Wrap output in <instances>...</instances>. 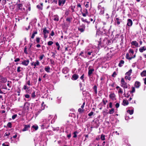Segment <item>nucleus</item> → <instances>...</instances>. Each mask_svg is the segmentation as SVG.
<instances>
[{"label":"nucleus","instance_id":"f257e3e1","mask_svg":"<svg viewBox=\"0 0 146 146\" xmlns=\"http://www.w3.org/2000/svg\"><path fill=\"white\" fill-rule=\"evenodd\" d=\"M134 51L133 50L130 49L129 50V53H127L126 54V58L128 60H131L133 58H134L135 57V54L134 55Z\"/></svg>","mask_w":146,"mask_h":146},{"label":"nucleus","instance_id":"f03ea898","mask_svg":"<svg viewBox=\"0 0 146 146\" xmlns=\"http://www.w3.org/2000/svg\"><path fill=\"white\" fill-rule=\"evenodd\" d=\"M121 86L123 87L124 89L127 88H128L127 83L125 82L123 78H122L121 82Z\"/></svg>","mask_w":146,"mask_h":146},{"label":"nucleus","instance_id":"7ed1b4c3","mask_svg":"<svg viewBox=\"0 0 146 146\" xmlns=\"http://www.w3.org/2000/svg\"><path fill=\"white\" fill-rule=\"evenodd\" d=\"M31 64L32 66H34V68L35 69L37 68V66H39L40 63L38 60H37L35 62L31 63Z\"/></svg>","mask_w":146,"mask_h":146},{"label":"nucleus","instance_id":"20e7f679","mask_svg":"<svg viewBox=\"0 0 146 146\" xmlns=\"http://www.w3.org/2000/svg\"><path fill=\"white\" fill-rule=\"evenodd\" d=\"M43 29L44 37L45 38H46L48 36V34L49 33V31L47 30L46 28Z\"/></svg>","mask_w":146,"mask_h":146},{"label":"nucleus","instance_id":"39448f33","mask_svg":"<svg viewBox=\"0 0 146 146\" xmlns=\"http://www.w3.org/2000/svg\"><path fill=\"white\" fill-rule=\"evenodd\" d=\"M98 10L100 12L99 14L100 15H103L104 12V7H102L100 5L98 6Z\"/></svg>","mask_w":146,"mask_h":146},{"label":"nucleus","instance_id":"423d86ee","mask_svg":"<svg viewBox=\"0 0 146 146\" xmlns=\"http://www.w3.org/2000/svg\"><path fill=\"white\" fill-rule=\"evenodd\" d=\"M94 69L91 67L89 66L88 68V75L90 77L94 71Z\"/></svg>","mask_w":146,"mask_h":146},{"label":"nucleus","instance_id":"0eeeda50","mask_svg":"<svg viewBox=\"0 0 146 146\" xmlns=\"http://www.w3.org/2000/svg\"><path fill=\"white\" fill-rule=\"evenodd\" d=\"M86 55L89 58H91L94 56L93 53L92 52H86Z\"/></svg>","mask_w":146,"mask_h":146},{"label":"nucleus","instance_id":"6e6552de","mask_svg":"<svg viewBox=\"0 0 146 146\" xmlns=\"http://www.w3.org/2000/svg\"><path fill=\"white\" fill-rule=\"evenodd\" d=\"M116 88L118 91V94L119 95H121L123 93V89L119 86H117Z\"/></svg>","mask_w":146,"mask_h":146},{"label":"nucleus","instance_id":"1a4fd4ad","mask_svg":"<svg viewBox=\"0 0 146 146\" xmlns=\"http://www.w3.org/2000/svg\"><path fill=\"white\" fill-rule=\"evenodd\" d=\"M30 104L28 102L25 103L24 105V108L25 110H29V109Z\"/></svg>","mask_w":146,"mask_h":146},{"label":"nucleus","instance_id":"9d476101","mask_svg":"<svg viewBox=\"0 0 146 146\" xmlns=\"http://www.w3.org/2000/svg\"><path fill=\"white\" fill-rule=\"evenodd\" d=\"M29 62L28 60H24L21 62V64L24 66H27L28 65Z\"/></svg>","mask_w":146,"mask_h":146},{"label":"nucleus","instance_id":"9b49d317","mask_svg":"<svg viewBox=\"0 0 146 146\" xmlns=\"http://www.w3.org/2000/svg\"><path fill=\"white\" fill-rule=\"evenodd\" d=\"M66 0H59L58 5L60 6H62L65 3Z\"/></svg>","mask_w":146,"mask_h":146},{"label":"nucleus","instance_id":"f8f14e48","mask_svg":"<svg viewBox=\"0 0 146 146\" xmlns=\"http://www.w3.org/2000/svg\"><path fill=\"white\" fill-rule=\"evenodd\" d=\"M30 125H24V127L22 129V131H25L28 130V129L30 128Z\"/></svg>","mask_w":146,"mask_h":146},{"label":"nucleus","instance_id":"ddd939ff","mask_svg":"<svg viewBox=\"0 0 146 146\" xmlns=\"http://www.w3.org/2000/svg\"><path fill=\"white\" fill-rule=\"evenodd\" d=\"M132 24L133 22L132 20L130 19H128L127 21V25L131 27L132 25Z\"/></svg>","mask_w":146,"mask_h":146},{"label":"nucleus","instance_id":"4468645a","mask_svg":"<svg viewBox=\"0 0 146 146\" xmlns=\"http://www.w3.org/2000/svg\"><path fill=\"white\" fill-rule=\"evenodd\" d=\"M69 70V69L65 67L63 69L62 72L63 73L66 74L68 72Z\"/></svg>","mask_w":146,"mask_h":146},{"label":"nucleus","instance_id":"2eb2a0df","mask_svg":"<svg viewBox=\"0 0 146 146\" xmlns=\"http://www.w3.org/2000/svg\"><path fill=\"white\" fill-rule=\"evenodd\" d=\"M109 96L110 98L113 100H114L115 99V95L113 93H111Z\"/></svg>","mask_w":146,"mask_h":146},{"label":"nucleus","instance_id":"dca6fc26","mask_svg":"<svg viewBox=\"0 0 146 146\" xmlns=\"http://www.w3.org/2000/svg\"><path fill=\"white\" fill-rule=\"evenodd\" d=\"M7 79L5 78L2 77H1L0 79V81L2 83H5L7 81Z\"/></svg>","mask_w":146,"mask_h":146},{"label":"nucleus","instance_id":"f3484780","mask_svg":"<svg viewBox=\"0 0 146 146\" xmlns=\"http://www.w3.org/2000/svg\"><path fill=\"white\" fill-rule=\"evenodd\" d=\"M140 86V83L138 81H136L135 84V87L137 88H138Z\"/></svg>","mask_w":146,"mask_h":146},{"label":"nucleus","instance_id":"a211bd4d","mask_svg":"<svg viewBox=\"0 0 146 146\" xmlns=\"http://www.w3.org/2000/svg\"><path fill=\"white\" fill-rule=\"evenodd\" d=\"M146 50V47L144 46L140 47L139 49V51L141 52H142L143 51Z\"/></svg>","mask_w":146,"mask_h":146},{"label":"nucleus","instance_id":"6ab92c4d","mask_svg":"<svg viewBox=\"0 0 146 146\" xmlns=\"http://www.w3.org/2000/svg\"><path fill=\"white\" fill-rule=\"evenodd\" d=\"M53 20L54 21H59V17L57 15H54L53 16Z\"/></svg>","mask_w":146,"mask_h":146},{"label":"nucleus","instance_id":"aec40b11","mask_svg":"<svg viewBox=\"0 0 146 146\" xmlns=\"http://www.w3.org/2000/svg\"><path fill=\"white\" fill-rule=\"evenodd\" d=\"M131 44L132 45L135 46L136 47H137L138 46V43L136 41H133Z\"/></svg>","mask_w":146,"mask_h":146},{"label":"nucleus","instance_id":"412c9836","mask_svg":"<svg viewBox=\"0 0 146 146\" xmlns=\"http://www.w3.org/2000/svg\"><path fill=\"white\" fill-rule=\"evenodd\" d=\"M77 9L78 11H79L81 12H82V8L80 4H78L77 5Z\"/></svg>","mask_w":146,"mask_h":146},{"label":"nucleus","instance_id":"4be33fe9","mask_svg":"<svg viewBox=\"0 0 146 146\" xmlns=\"http://www.w3.org/2000/svg\"><path fill=\"white\" fill-rule=\"evenodd\" d=\"M129 104L128 101L127 100H123V104L124 106H125L128 105Z\"/></svg>","mask_w":146,"mask_h":146},{"label":"nucleus","instance_id":"5701e85b","mask_svg":"<svg viewBox=\"0 0 146 146\" xmlns=\"http://www.w3.org/2000/svg\"><path fill=\"white\" fill-rule=\"evenodd\" d=\"M124 62L123 60H121L118 64V66L119 67H121L124 64Z\"/></svg>","mask_w":146,"mask_h":146},{"label":"nucleus","instance_id":"b1692460","mask_svg":"<svg viewBox=\"0 0 146 146\" xmlns=\"http://www.w3.org/2000/svg\"><path fill=\"white\" fill-rule=\"evenodd\" d=\"M132 70L131 69H130L129 70V71L125 73V75L128 76H130L131 75V74L132 72Z\"/></svg>","mask_w":146,"mask_h":146},{"label":"nucleus","instance_id":"393cba45","mask_svg":"<svg viewBox=\"0 0 146 146\" xmlns=\"http://www.w3.org/2000/svg\"><path fill=\"white\" fill-rule=\"evenodd\" d=\"M22 4H18L17 5V7L19 9L21 10L22 11L23 10L22 7Z\"/></svg>","mask_w":146,"mask_h":146},{"label":"nucleus","instance_id":"a878e982","mask_svg":"<svg viewBox=\"0 0 146 146\" xmlns=\"http://www.w3.org/2000/svg\"><path fill=\"white\" fill-rule=\"evenodd\" d=\"M141 75L142 77L146 76V70L143 71L141 73Z\"/></svg>","mask_w":146,"mask_h":146},{"label":"nucleus","instance_id":"bb28decb","mask_svg":"<svg viewBox=\"0 0 146 146\" xmlns=\"http://www.w3.org/2000/svg\"><path fill=\"white\" fill-rule=\"evenodd\" d=\"M37 7L38 9L40 10H42V4L41 3L40 5H38Z\"/></svg>","mask_w":146,"mask_h":146},{"label":"nucleus","instance_id":"cd10ccee","mask_svg":"<svg viewBox=\"0 0 146 146\" xmlns=\"http://www.w3.org/2000/svg\"><path fill=\"white\" fill-rule=\"evenodd\" d=\"M50 68L49 66H47L45 68L44 70H45L47 72H50Z\"/></svg>","mask_w":146,"mask_h":146},{"label":"nucleus","instance_id":"c85d7f7f","mask_svg":"<svg viewBox=\"0 0 146 146\" xmlns=\"http://www.w3.org/2000/svg\"><path fill=\"white\" fill-rule=\"evenodd\" d=\"M44 120L46 121L45 123H43V124L42 125V126H46V124H47L49 123V119L48 120L46 121V120L45 119H44L43 120L44 122Z\"/></svg>","mask_w":146,"mask_h":146},{"label":"nucleus","instance_id":"c756f323","mask_svg":"<svg viewBox=\"0 0 146 146\" xmlns=\"http://www.w3.org/2000/svg\"><path fill=\"white\" fill-rule=\"evenodd\" d=\"M127 112L128 113H129L130 115H132L133 113V111H134V110H127Z\"/></svg>","mask_w":146,"mask_h":146},{"label":"nucleus","instance_id":"7c9ffc66","mask_svg":"<svg viewBox=\"0 0 146 146\" xmlns=\"http://www.w3.org/2000/svg\"><path fill=\"white\" fill-rule=\"evenodd\" d=\"M72 78L74 80H76L78 78V76L77 75L74 74L72 76Z\"/></svg>","mask_w":146,"mask_h":146},{"label":"nucleus","instance_id":"2f4dec72","mask_svg":"<svg viewBox=\"0 0 146 146\" xmlns=\"http://www.w3.org/2000/svg\"><path fill=\"white\" fill-rule=\"evenodd\" d=\"M37 34V31H35V32H34L33 33L32 35V36H31V38L33 39L34 38V37L35 36V35H36Z\"/></svg>","mask_w":146,"mask_h":146},{"label":"nucleus","instance_id":"473e14b6","mask_svg":"<svg viewBox=\"0 0 146 146\" xmlns=\"http://www.w3.org/2000/svg\"><path fill=\"white\" fill-rule=\"evenodd\" d=\"M115 21L116 22H117V23L118 25H119L120 24V19L118 18H116Z\"/></svg>","mask_w":146,"mask_h":146},{"label":"nucleus","instance_id":"72a5a7b5","mask_svg":"<svg viewBox=\"0 0 146 146\" xmlns=\"http://www.w3.org/2000/svg\"><path fill=\"white\" fill-rule=\"evenodd\" d=\"M114 112V110L113 108L110 109L108 113L110 114H112Z\"/></svg>","mask_w":146,"mask_h":146},{"label":"nucleus","instance_id":"f704fd0d","mask_svg":"<svg viewBox=\"0 0 146 146\" xmlns=\"http://www.w3.org/2000/svg\"><path fill=\"white\" fill-rule=\"evenodd\" d=\"M102 23L103 24V25H104V26L102 27V29L104 30V31H105L106 30V29H104V28L105 27V25H106V23L105 22H102Z\"/></svg>","mask_w":146,"mask_h":146},{"label":"nucleus","instance_id":"c9c22d12","mask_svg":"<svg viewBox=\"0 0 146 146\" xmlns=\"http://www.w3.org/2000/svg\"><path fill=\"white\" fill-rule=\"evenodd\" d=\"M125 78L126 80H129L130 81L131 80V78L129 76L126 75L125 76Z\"/></svg>","mask_w":146,"mask_h":146},{"label":"nucleus","instance_id":"e433bc0d","mask_svg":"<svg viewBox=\"0 0 146 146\" xmlns=\"http://www.w3.org/2000/svg\"><path fill=\"white\" fill-rule=\"evenodd\" d=\"M35 94V91H34L31 94V97L33 98H35L36 97V95Z\"/></svg>","mask_w":146,"mask_h":146},{"label":"nucleus","instance_id":"4c0bfd02","mask_svg":"<svg viewBox=\"0 0 146 146\" xmlns=\"http://www.w3.org/2000/svg\"><path fill=\"white\" fill-rule=\"evenodd\" d=\"M105 135L103 134H102L100 138L102 141H104L105 140Z\"/></svg>","mask_w":146,"mask_h":146},{"label":"nucleus","instance_id":"58836bf2","mask_svg":"<svg viewBox=\"0 0 146 146\" xmlns=\"http://www.w3.org/2000/svg\"><path fill=\"white\" fill-rule=\"evenodd\" d=\"M32 127L34 128L35 130H36L38 128V127L37 125H33Z\"/></svg>","mask_w":146,"mask_h":146},{"label":"nucleus","instance_id":"ea45409f","mask_svg":"<svg viewBox=\"0 0 146 146\" xmlns=\"http://www.w3.org/2000/svg\"><path fill=\"white\" fill-rule=\"evenodd\" d=\"M56 45L57 46V50H59L60 49V46L58 42H57L56 43Z\"/></svg>","mask_w":146,"mask_h":146},{"label":"nucleus","instance_id":"a19ab883","mask_svg":"<svg viewBox=\"0 0 146 146\" xmlns=\"http://www.w3.org/2000/svg\"><path fill=\"white\" fill-rule=\"evenodd\" d=\"M86 2H85L84 3V5H85V7H86L87 8L89 7V2H88L87 1L86 2Z\"/></svg>","mask_w":146,"mask_h":146},{"label":"nucleus","instance_id":"79ce46f5","mask_svg":"<svg viewBox=\"0 0 146 146\" xmlns=\"http://www.w3.org/2000/svg\"><path fill=\"white\" fill-rule=\"evenodd\" d=\"M85 12H86V13H83V16L84 17H85L87 15H88V13L87 12V10H85Z\"/></svg>","mask_w":146,"mask_h":146},{"label":"nucleus","instance_id":"37998d69","mask_svg":"<svg viewBox=\"0 0 146 146\" xmlns=\"http://www.w3.org/2000/svg\"><path fill=\"white\" fill-rule=\"evenodd\" d=\"M7 126L9 127V128H11L12 127V124L11 123L9 122L7 125Z\"/></svg>","mask_w":146,"mask_h":146},{"label":"nucleus","instance_id":"c03bdc74","mask_svg":"<svg viewBox=\"0 0 146 146\" xmlns=\"http://www.w3.org/2000/svg\"><path fill=\"white\" fill-rule=\"evenodd\" d=\"M21 69H22V68H21L20 66H19L17 67V72H19L21 71Z\"/></svg>","mask_w":146,"mask_h":146},{"label":"nucleus","instance_id":"a18cd8bd","mask_svg":"<svg viewBox=\"0 0 146 146\" xmlns=\"http://www.w3.org/2000/svg\"><path fill=\"white\" fill-rule=\"evenodd\" d=\"M44 56V54H42L40 55L39 57V59L40 60H42L43 58V57Z\"/></svg>","mask_w":146,"mask_h":146},{"label":"nucleus","instance_id":"49530a36","mask_svg":"<svg viewBox=\"0 0 146 146\" xmlns=\"http://www.w3.org/2000/svg\"><path fill=\"white\" fill-rule=\"evenodd\" d=\"M53 44V42L52 41H48V45H51Z\"/></svg>","mask_w":146,"mask_h":146},{"label":"nucleus","instance_id":"de8ad7c7","mask_svg":"<svg viewBox=\"0 0 146 146\" xmlns=\"http://www.w3.org/2000/svg\"><path fill=\"white\" fill-rule=\"evenodd\" d=\"M94 92L96 93H97V87L96 86H94Z\"/></svg>","mask_w":146,"mask_h":146},{"label":"nucleus","instance_id":"09e8293b","mask_svg":"<svg viewBox=\"0 0 146 146\" xmlns=\"http://www.w3.org/2000/svg\"><path fill=\"white\" fill-rule=\"evenodd\" d=\"M132 91H131V93H133L135 92V89L134 87H132Z\"/></svg>","mask_w":146,"mask_h":146},{"label":"nucleus","instance_id":"8fccbe9b","mask_svg":"<svg viewBox=\"0 0 146 146\" xmlns=\"http://www.w3.org/2000/svg\"><path fill=\"white\" fill-rule=\"evenodd\" d=\"M17 114H15L14 115H13L12 116V119H15V118L17 116Z\"/></svg>","mask_w":146,"mask_h":146},{"label":"nucleus","instance_id":"3c124183","mask_svg":"<svg viewBox=\"0 0 146 146\" xmlns=\"http://www.w3.org/2000/svg\"><path fill=\"white\" fill-rule=\"evenodd\" d=\"M40 38L39 37H37L36 38V41L38 43L40 42Z\"/></svg>","mask_w":146,"mask_h":146},{"label":"nucleus","instance_id":"603ef678","mask_svg":"<svg viewBox=\"0 0 146 146\" xmlns=\"http://www.w3.org/2000/svg\"><path fill=\"white\" fill-rule=\"evenodd\" d=\"M6 0H2V3L3 5H4L6 3Z\"/></svg>","mask_w":146,"mask_h":146},{"label":"nucleus","instance_id":"864d4df0","mask_svg":"<svg viewBox=\"0 0 146 146\" xmlns=\"http://www.w3.org/2000/svg\"><path fill=\"white\" fill-rule=\"evenodd\" d=\"M10 134V133H6L4 134V136H8Z\"/></svg>","mask_w":146,"mask_h":146},{"label":"nucleus","instance_id":"5fc2aeb1","mask_svg":"<svg viewBox=\"0 0 146 146\" xmlns=\"http://www.w3.org/2000/svg\"><path fill=\"white\" fill-rule=\"evenodd\" d=\"M77 133V132H75L74 133V137H76L77 136L76 133Z\"/></svg>","mask_w":146,"mask_h":146},{"label":"nucleus","instance_id":"6e6d98bb","mask_svg":"<svg viewBox=\"0 0 146 146\" xmlns=\"http://www.w3.org/2000/svg\"><path fill=\"white\" fill-rule=\"evenodd\" d=\"M94 113V112H90V113H89L88 114V115L90 116H91Z\"/></svg>","mask_w":146,"mask_h":146},{"label":"nucleus","instance_id":"4d7b16f0","mask_svg":"<svg viewBox=\"0 0 146 146\" xmlns=\"http://www.w3.org/2000/svg\"><path fill=\"white\" fill-rule=\"evenodd\" d=\"M50 61L51 62V63L52 64H54V62L52 59H50Z\"/></svg>","mask_w":146,"mask_h":146},{"label":"nucleus","instance_id":"13d9d810","mask_svg":"<svg viewBox=\"0 0 146 146\" xmlns=\"http://www.w3.org/2000/svg\"><path fill=\"white\" fill-rule=\"evenodd\" d=\"M71 20V19L70 18H67L66 19V20L68 22H69V23L70 22V21Z\"/></svg>","mask_w":146,"mask_h":146},{"label":"nucleus","instance_id":"bf43d9fd","mask_svg":"<svg viewBox=\"0 0 146 146\" xmlns=\"http://www.w3.org/2000/svg\"><path fill=\"white\" fill-rule=\"evenodd\" d=\"M119 105L118 103H117L115 105L116 108H118L119 106Z\"/></svg>","mask_w":146,"mask_h":146},{"label":"nucleus","instance_id":"052dcab7","mask_svg":"<svg viewBox=\"0 0 146 146\" xmlns=\"http://www.w3.org/2000/svg\"><path fill=\"white\" fill-rule=\"evenodd\" d=\"M116 75V74L115 72H114L112 74V76L113 77H115Z\"/></svg>","mask_w":146,"mask_h":146},{"label":"nucleus","instance_id":"680f3d73","mask_svg":"<svg viewBox=\"0 0 146 146\" xmlns=\"http://www.w3.org/2000/svg\"><path fill=\"white\" fill-rule=\"evenodd\" d=\"M109 107L110 108H112V103L111 102H110L109 103Z\"/></svg>","mask_w":146,"mask_h":146},{"label":"nucleus","instance_id":"e2e57ef3","mask_svg":"<svg viewBox=\"0 0 146 146\" xmlns=\"http://www.w3.org/2000/svg\"><path fill=\"white\" fill-rule=\"evenodd\" d=\"M54 35V33L53 31L51 32V33L50 34V35L52 36H53Z\"/></svg>","mask_w":146,"mask_h":146},{"label":"nucleus","instance_id":"0e129e2a","mask_svg":"<svg viewBox=\"0 0 146 146\" xmlns=\"http://www.w3.org/2000/svg\"><path fill=\"white\" fill-rule=\"evenodd\" d=\"M20 60V59L19 58H17L14 60L15 62H17L19 61Z\"/></svg>","mask_w":146,"mask_h":146},{"label":"nucleus","instance_id":"69168bd1","mask_svg":"<svg viewBox=\"0 0 146 146\" xmlns=\"http://www.w3.org/2000/svg\"><path fill=\"white\" fill-rule=\"evenodd\" d=\"M23 89L25 90H26L27 89H29V88H27V86L26 85H24V87H23Z\"/></svg>","mask_w":146,"mask_h":146},{"label":"nucleus","instance_id":"338daca9","mask_svg":"<svg viewBox=\"0 0 146 146\" xmlns=\"http://www.w3.org/2000/svg\"><path fill=\"white\" fill-rule=\"evenodd\" d=\"M27 48H26V47H25L24 48V52L26 54H27Z\"/></svg>","mask_w":146,"mask_h":146},{"label":"nucleus","instance_id":"774afa93","mask_svg":"<svg viewBox=\"0 0 146 146\" xmlns=\"http://www.w3.org/2000/svg\"><path fill=\"white\" fill-rule=\"evenodd\" d=\"M144 81V83L146 85V78L143 79Z\"/></svg>","mask_w":146,"mask_h":146}]
</instances>
